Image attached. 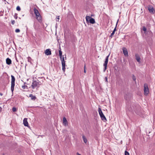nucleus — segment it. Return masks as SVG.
Wrapping results in <instances>:
<instances>
[{
  "label": "nucleus",
  "instance_id": "1",
  "mask_svg": "<svg viewBox=\"0 0 155 155\" xmlns=\"http://www.w3.org/2000/svg\"><path fill=\"white\" fill-rule=\"evenodd\" d=\"M126 110L127 112L128 111L131 112H133L134 111L137 114L140 116L141 115V109L139 105L134 103L129 102L126 103Z\"/></svg>",
  "mask_w": 155,
  "mask_h": 155
},
{
  "label": "nucleus",
  "instance_id": "2",
  "mask_svg": "<svg viewBox=\"0 0 155 155\" xmlns=\"http://www.w3.org/2000/svg\"><path fill=\"white\" fill-rule=\"evenodd\" d=\"M146 40L148 44L152 43L153 41V34L152 32H148L145 35Z\"/></svg>",
  "mask_w": 155,
  "mask_h": 155
},
{
  "label": "nucleus",
  "instance_id": "3",
  "mask_svg": "<svg viewBox=\"0 0 155 155\" xmlns=\"http://www.w3.org/2000/svg\"><path fill=\"white\" fill-rule=\"evenodd\" d=\"M34 12L35 14V15L36 17V19L38 21H40L41 20V17L40 15V13L38 10L37 9L35 8L34 9Z\"/></svg>",
  "mask_w": 155,
  "mask_h": 155
},
{
  "label": "nucleus",
  "instance_id": "4",
  "mask_svg": "<svg viewBox=\"0 0 155 155\" xmlns=\"http://www.w3.org/2000/svg\"><path fill=\"white\" fill-rule=\"evenodd\" d=\"M11 90L13 93L14 90V87L15 85V78L14 76L13 75L11 76Z\"/></svg>",
  "mask_w": 155,
  "mask_h": 155
},
{
  "label": "nucleus",
  "instance_id": "5",
  "mask_svg": "<svg viewBox=\"0 0 155 155\" xmlns=\"http://www.w3.org/2000/svg\"><path fill=\"white\" fill-rule=\"evenodd\" d=\"M98 111L101 119L104 121H106V118L103 113L100 107H98Z\"/></svg>",
  "mask_w": 155,
  "mask_h": 155
},
{
  "label": "nucleus",
  "instance_id": "6",
  "mask_svg": "<svg viewBox=\"0 0 155 155\" xmlns=\"http://www.w3.org/2000/svg\"><path fill=\"white\" fill-rule=\"evenodd\" d=\"M40 85L37 80H33L31 85V87L33 89H34L36 87H39Z\"/></svg>",
  "mask_w": 155,
  "mask_h": 155
},
{
  "label": "nucleus",
  "instance_id": "7",
  "mask_svg": "<svg viewBox=\"0 0 155 155\" xmlns=\"http://www.w3.org/2000/svg\"><path fill=\"white\" fill-rule=\"evenodd\" d=\"M110 56V54L107 56L106 58L104 64L103 66H104V72H105L107 68V66L108 61V58Z\"/></svg>",
  "mask_w": 155,
  "mask_h": 155
},
{
  "label": "nucleus",
  "instance_id": "8",
  "mask_svg": "<svg viewBox=\"0 0 155 155\" xmlns=\"http://www.w3.org/2000/svg\"><path fill=\"white\" fill-rule=\"evenodd\" d=\"M144 94L146 95L148 94L149 93V89L147 84H144Z\"/></svg>",
  "mask_w": 155,
  "mask_h": 155
},
{
  "label": "nucleus",
  "instance_id": "9",
  "mask_svg": "<svg viewBox=\"0 0 155 155\" xmlns=\"http://www.w3.org/2000/svg\"><path fill=\"white\" fill-rule=\"evenodd\" d=\"M131 97V94L130 93H127L125 94L124 96V97L127 101L130 100Z\"/></svg>",
  "mask_w": 155,
  "mask_h": 155
},
{
  "label": "nucleus",
  "instance_id": "10",
  "mask_svg": "<svg viewBox=\"0 0 155 155\" xmlns=\"http://www.w3.org/2000/svg\"><path fill=\"white\" fill-rule=\"evenodd\" d=\"M148 9L150 13L152 14H154L155 12V10L151 6H149L148 7Z\"/></svg>",
  "mask_w": 155,
  "mask_h": 155
},
{
  "label": "nucleus",
  "instance_id": "11",
  "mask_svg": "<svg viewBox=\"0 0 155 155\" xmlns=\"http://www.w3.org/2000/svg\"><path fill=\"white\" fill-rule=\"evenodd\" d=\"M45 78L43 77H42L41 78H38L37 81H38V82L39 84L41 85L43 83V81L44 80H45Z\"/></svg>",
  "mask_w": 155,
  "mask_h": 155
},
{
  "label": "nucleus",
  "instance_id": "12",
  "mask_svg": "<svg viewBox=\"0 0 155 155\" xmlns=\"http://www.w3.org/2000/svg\"><path fill=\"white\" fill-rule=\"evenodd\" d=\"M122 50L124 55L125 56H128V52L126 48L125 47H123L122 48Z\"/></svg>",
  "mask_w": 155,
  "mask_h": 155
},
{
  "label": "nucleus",
  "instance_id": "13",
  "mask_svg": "<svg viewBox=\"0 0 155 155\" xmlns=\"http://www.w3.org/2000/svg\"><path fill=\"white\" fill-rule=\"evenodd\" d=\"M45 53L47 55H51V53L50 49H47L45 51Z\"/></svg>",
  "mask_w": 155,
  "mask_h": 155
},
{
  "label": "nucleus",
  "instance_id": "14",
  "mask_svg": "<svg viewBox=\"0 0 155 155\" xmlns=\"http://www.w3.org/2000/svg\"><path fill=\"white\" fill-rule=\"evenodd\" d=\"M63 124L65 126H66L68 125V122L65 117H64L63 118Z\"/></svg>",
  "mask_w": 155,
  "mask_h": 155
},
{
  "label": "nucleus",
  "instance_id": "15",
  "mask_svg": "<svg viewBox=\"0 0 155 155\" xmlns=\"http://www.w3.org/2000/svg\"><path fill=\"white\" fill-rule=\"evenodd\" d=\"M23 124L25 126L28 127V125L27 118H25L23 120Z\"/></svg>",
  "mask_w": 155,
  "mask_h": 155
},
{
  "label": "nucleus",
  "instance_id": "16",
  "mask_svg": "<svg viewBox=\"0 0 155 155\" xmlns=\"http://www.w3.org/2000/svg\"><path fill=\"white\" fill-rule=\"evenodd\" d=\"M6 64L8 65H10L12 64V61L8 58H6Z\"/></svg>",
  "mask_w": 155,
  "mask_h": 155
},
{
  "label": "nucleus",
  "instance_id": "17",
  "mask_svg": "<svg viewBox=\"0 0 155 155\" xmlns=\"http://www.w3.org/2000/svg\"><path fill=\"white\" fill-rule=\"evenodd\" d=\"M135 57L136 60H137V62H140V58L139 55L138 54H136L135 55Z\"/></svg>",
  "mask_w": 155,
  "mask_h": 155
},
{
  "label": "nucleus",
  "instance_id": "18",
  "mask_svg": "<svg viewBox=\"0 0 155 155\" xmlns=\"http://www.w3.org/2000/svg\"><path fill=\"white\" fill-rule=\"evenodd\" d=\"M142 30L143 31H144V33L145 34V35H146L147 34V33L148 32H151L150 31H149V30L147 31L146 28L144 26L143 27V28H142Z\"/></svg>",
  "mask_w": 155,
  "mask_h": 155
},
{
  "label": "nucleus",
  "instance_id": "19",
  "mask_svg": "<svg viewBox=\"0 0 155 155\" xmlns=\"http://www.w3.org/2000/svg\"><path fill=\"white\" fill-rule=\"evenodd\" d=\"M29 97H30L31 100L33 101L35 100L36 99V97L33 95L32 94H30L29 95Z\"/></svg>",
  "mask_w": 155,
  "mask_h": 155
},
{
  "label": "nucleus",
  "instance_id": "20",
  "mask_svg": "<svg viewBox=\"0 0 155 155\" xmlns=\"http://www.w3.org/2000/svg\"><path fill=\"white\" fill-rule=\"evenodd\" d=\"M89 22L91 24H94L95 22V20L93 18H92L91 17V18Z\"/></svg>",
  "mask_w": 155,
  "mask_h": 155
},
{
  "label": "nucleus",
  "instance_id": "21",
  "mask_svg": "<svg viewBox=\"0 0 155 155\" xmlns=\"http://www.w3.org/2000/svg\"><path fill=\"white\" fill-rule=\"evenodd\" d=\"M82 138L84 142L86 143L87 142V141L86 137L84 135H83L82 136Z\"/></svg>",
  "mask_w": 155,
  "mask_h": 155
},
{
  "label": "nucleus",
  "instance_id": "22",
  "mask_svg": "<svg viewBox=\"0 0 155 155\" xmlns=\"http://www.w3.org/2000/svg\"><path fill=\"white\" fill-rule=\"evenodd\" d=\"M91 18V17L90 16H86V21L87 23L89 22L90 21V20Z\"/></svg>",
  "mask_w": 155,
  "mask_h": 155
},
{
  "label": "nucleus",
  "instance_id": "23",
  "mask_svg": "<svg viewBox=\"0 0 155 155\" xmlns=\"http://www.w3.org/2000/svg\"><path fill=\"white\" fill-rule=\"evenodd\" d=\"M61 60V64H65V61L64 59V55L60 58Z\"/></svg>",
  "mask_w": 155,
  "mask_h": 155
},
{
  "label": "nucleus",
  "instance_id": "24",
  "mask_svg": "<svg viewBox=\"0 0 155 155\" xmlns=\"http://www.w3.org/2000/svg\"><path fill=\"white\" fill-rule=\"evenodd\" d=\"M59 53L60 58H61L62 56V52L61 51V47L59 48Z\"/></svg>",
  "mask_w": 155,
  "mask_h": 155
},
{
  "label": "nucleus",
  "instance_id": "25",
  "mask_svg": "<svg viewBox=\"0 0 155 155\" xmlns=\"http://www.w3.org/2000/svg\"><path fill=\"white\" fill-rule=\"evenodd\" d=\"M62 70L64 72L65 71V64H62Z\"/></svg>",
  "mask_w": 155,
  "mask_h": 155
},
{
  "label": "nucleus",
  "instance_id": "26",
  "mask_svg": "<svg viewBox=\"0 0 155 155\" xmlns=\"http://www.w3.org/2000/svg\"><path fill=\"white\" fill-rule=\"evenodd\" d=\"M118 20H118L117 21V22L116 24V26H115V28H114V30L113 31H114V32H115V31H116V28H117V24Z\"/></svg>",
  "mask_w": 155,
  "mask_h": 155
},
{
  "label": "nucleus",
  "instance_id": "27",
  "mask_svg": "<svg viewBox=\"0 0 155 155\" xmlns=\"http://www.w3.org/2000/svg\"><path fill=\"white\" fill-rule=\"evenodd\" d=\"M12 110L13 112H16L17 111V110L15 107H13L12 108Z\"/></svg>",
  "mask_w": 155,
  "mask_h": 155
},
{
  "label": "nucleus",
  "instance_id": "28",
  "mask_svg": "<svg viewBox=\"0 0 155 155\" xmlns=\"http://www.w3.org/2000/svg\"><path fill=\"white\" fill-rule=\"evenodd\" d=\"M16 10L17 11H20L21 10V8L20 6H17L16 7Z\"/></svg>",
  "mask_w": 155,
  "mask_h": 155
},
{
  "label": "nucleus",
  "instance_id": "29",
  "mask_svg": "<svg viewBox=\"0 0 155 155\" xmlns=\"http://www.w3.org/2000/svg\"><path fill=\"white\" fill-rule=\"evenodd\" d=\"M114 33H115V32L113 31L111 33L110 37L111 38H112L113 35H114Z\"/></svg>",
  "mask_w": 155,
  "mask_h": 155
},
{
  "label": "nucleus",
  "instance_id": "30",
  "mask_svg": "<svg viewBox=\"0 0 155 155\" xmlns=\"http://www.w3.org/2000/svg\"><path fill=\"white\" fill-rule=\"evenodd\" d=\"M125 155H130L129 153L128 152L125 150Z\"/></svg>",
  "mask_w": 155,
  "mask_h": 155
},
{
  "label": "nucleus",
  "instance_id": "31",
  "mask_svg": "<svg viewBox=\"0 0 155 155\" xmlns=\"http://www.w3.org/2000/svg\"><path fill=\"white\" fill-rule=\"evenodd\" d=\"M20 30L19 29L17 28V29H16L15 30V32L16 33L19 32H20Z\"/></svg>",
  "mask_w": 155,
  "mask_h": 155
},
{
  "label": "nucleus",
  "instance_id": "32",
  "mask_svg": "<svg viewBox=\"0 0 155 155\" xmlns=\"http://www.w3.org/2000/svg\"><path fill=\"white\" fill-rule=\"evenodd\" d=\"M132 78H133V80L134 81H136V78H135V76H134V75H133Z\"/></svg>",
  "mask_w": 155,
  "mask_h": 155
},
{
  "label": "nucleus",
  "instance_id": "33",
  "mask_svg": "<svg viewBox=\"0 0 155 155\" xmlns=\"http://www.w3.org/2000/svg\"><path fill=\"white\" fill-rule=\"evenodd\" d=\"M17 14H15L14 15V18L15 19H17Z\"/></svg>",
  "mask_w": 155,
  "mask_h": 155
},
{
  "label": "nucleus",
  "instance_id": "34",
  "mask_svg": "<svg viewBox=\"0 0 155 155\" xmlns=\"http://www.w3.org/2000/svg\"><path fill=\"white\" fill-rule=\"evenodd\" d=\"M84 72L85 73H86V68L85 65H84Z\"/></svg>",
  "mask_w": 155,
  "mask_h": 155
},
{
  "label": "nucleus",
  "instance_id": "35",
  "mask_svg": "<svg viewBox=\"0 0 155 155\" xmlns=\"http://www.w3.org/2000/svg\"><path fill=\"white\" fill-rule=\"evenodd\" d=\"M26 87H27V86L26 85H24L22 86V87L23 89H25Z\"/></svg>",
  "mask_w": 155,
  "mask_h": 155
},
{
  "label": "nucleus",
  "instance_id": "36",
  "mask_svg": "<svg viewBox=\"0 0 155 155\" xmlns=\"http://www.w3.org/2000/svg\"><path fill=\"white\" fill-rule=\"evenodd\" d=\"M15 23V20H12L11 21V23L12 25H14Z\"/></svg>",
  "mask_w": 155,
  "mask_h": 155
},
{
  "label": "nucleus",
  "instance_id": "37",
  "mask_svg": "<svg viewBox=\"0 0 155 155\" xmlns=\"http://www.w3.org/2000/svg\"><path fill=\"white\" fill-rule=\"evenodd\" d=\"M59 20V16H58L56 18V20L57 21H58Z\"/></svg>",
  "mask_w": 155,
  "mask_h": 155
},
{
  "label": "nucleus",
  "instance_id": "38",
  "mask_svg": "<svg viewBox=\"0 0 155 155\" xmlns=\"http://www.w3.org/2000/svg\"><path fill=\"white\" fill-rule=\"evenodd\" d=\"M105 81L106 82H108V81H107V77H105Z\"/></svg>",
  "mask_w": 155,
  "mask_h": 155
},
{
  "label": "nucleus",
  "instance_id": "39",
  "mask_svg": "<svg viewBox=\"0 0 155 155\" xmlns=\"http://www.w3.org/2000/svg\"><path fill=\"white\" fill-rule=\"evenodd\" d=\"M33 26H34V28H35V29H36V27H35V24H34V25Z\"/></svg>",
  "mask_w": 155,
  "mask_h": 155
},
{
  "label": "nucleus",
  "instance_id": "40",
  "mask_svg": "<svg viewBox=\"0 0 155 155\" xmlns=\"http://www.w3.org/2000/svg\"><path fill=\"white\" fill-rule=\"evenodd\" d=\"M77 155H81V154H79L78 153H77Z\"/></svg>",
  "mask_w": 155,
  "mask_h": 155
},
{
  "label": "nucleus",
  "instance_id": "41",
  "mask_svg": "<svg viewBox=\"0 0 155 155\" xmlns=\"http://www.w3.org/2000/svg\"><path fill=\"white\" fill-rule=\"evenodd\" d=\"M15 60H16V61L17 62H18V60L17 59V58H15Z\"/></svg>",
  "mask_w": 155,
  "mask_h": 155
},
{
  "label": "nucleus",
  "instance_id": "42",
  "mask_svg": "<svg viewBox=\"0 0 155 155\" xmlns=\"http://www.w3.org/2000/svg\"><path fill=\"white\" fill-rule=\"evenodd\" d=\"M0 95H1V96H2V95H3V94H2V93H0Z\"/></svg>",
  "mask_w": 155,
  "mask_h": 155
},
{
  "label": "nucleus",
  "instance_id": "43",
  "mask_svg": "<svg viewBox=\"0 0 155 155\" xmlns=\"http://www.w3.org/2000/svg\"><path fill=\"white\" fill-rule=\"evenodd\" d=\"M24 15H22V16H23Z\"/></svg>",
  "mask_w": 155,
  "mask_h": 155
},
{
  "label": "nucleus",
  "instance_id": "44",
  "mask_svg": "<svg viewBox=\"0 0 155 155\" xmlns=\"http://www.w3.org/2000/svg\"><path fill=\"white\" fill-rule=\"evenodd\" d=\"M1 108V107H0V108Z\"/></svg>",
  "mask_w": 155,
  "mask_h": 155
}]
</instances>
